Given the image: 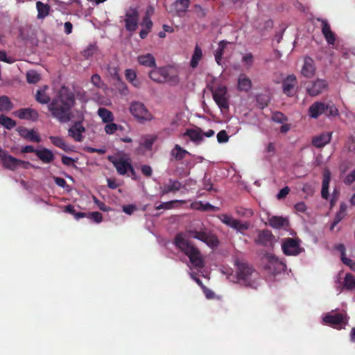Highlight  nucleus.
Instances as JSON below:
<instances>
[{"label": "nucleus", "instance_id": "nucleus-1", "mask_svg": "<svg viewBox=\"0 0 355 355\" xmlns=\"http://www.w3.org/2000/svg\"><path fill=\"white\" fill-rule=\"evenodd\" d=\"M75 96L71 89L65 85L60 87L49 104L51 116L61 123H65L73 119V107Z\"/></svg>", "mask_w": 355, "mask_h": 355}, {"label": "nucleus", "instance_id": "nucleus-47", "mask_svg": "<svg viewBox=\"0 0 355 355\" xmlns=\"http://www.w3.org/2000/svg\"><path fill=\"white\" fill-rule=\"evenodd\" d=\"M192 207L196 209L201 210V211H208V210H214V205H212L209 203L203 204L200 201L192 204Z\"/></svg>", "mask_w": 355, "mask_h": 355}, {"label": "nucleus", "instance_id": "nucleus-34", "mask_svg": "<svg viewBox=\"0 0 355 355\" xmlns=\"http://www.w3.org/2000/svg\"><path fill=\"white\" fill-rule=\"evenodd\" d=\"M203 56L202 49L198 46V44H196L194 48V51L191 58V61H190V67L192 69H196L199 62L202 60Z\"/></svg>", "mask_w": 355, "mask_h": 355}, {"label": "nucleus", "instance_id": "nucleus-23", "mask_svg": "<svg viewBox=\"0 0 355 355\" xmlns=\"http://www.w3.org/2000/svg\"><path fill=\"white\" fill-rule=\"evenodd\" d=\"M18 134L22 137L30 141L40 143V137L35 130H28L26 127H20L18 128Z\"/></svg>", "mask_w": 355, "mask_h": 355}, {"label": "nucleus", "instance_id": "nucleus-5", "mask_svg": "<svg viewBox=\"0 0 355 355\" xmlns=\"http://www.w3.org/2000/svg\"><path fill=\"white\" fill-rule=\"evenodd\" d=\"M130 112L132 116L140 123L150 121L153 119L149 110L140 101H132L130 105Z\"/></svg>", "mask_w": 355, "mask_h": 355}, {"label": "nucleus", "instance_id": "nucleus-18", "mask_svg": "<svg viewBox=\"0 0 355 355\" xmlns=\"http://www.w3.org/2000/svg\"><path fill=\"white\" fill-rule=\"evenodd\" d=\"M318 21L322 23V33L323 34V36L324 37V39H326L328 44L334 45L336 38L335 37L334 32L330 28V26L327 20L318 19Z\"/></svg>", "mask_w": 355, "mask_h": 355}, {"label": "nucleus", "instance_id": "nucleus-21", "mask_svg": "<svg viewBox=\"0 0 355 355\" xmlns=\"http://www.w3.org/2000/svg\"><path fill=\"white\" fill-rule=\"evenodd\" d=\"M190 3L191 0H175L172 4L175 16L183 17L185 12L188 11Z\"/></svg>", "mask_w": 355, "mask_h": 355}, {"label": "nucleus", "instance_id": "nucleus-58", "mask_svg": "<svg viewBox=\"0 0 355 355\" xmlns=\"http://www.w3.org/2000/svg\"><path fill=\"white\" fill-rule=\"evenodd\" d=\"M122 210H123V213H125L128 215H131L134 211H135L137 210V207L135 205H132V204L123 205L122 207Z\"/></svg>", "mask_w": 355, "mask_h": 355}, {"label": "nucleus", "instance_id": "nucleus-52", "mask_svg": "<svg viewBox=\"0 0 355 355\" xmlns=\"http://www.w3.org/2000/svg\"><path fill=\"white\" fill-rule=\"evenodd\" d=\"M87 217L97 223L101 222L103 220L102 214L98 211L89 212Z\"/></svg>", "mask_w": 355, "mask_h": 355}, {"label": "nucleus", "instance_id": "nucleus-45", "mask_svg": "<svg viewBox=\"0 0 355 355\" xmlns=\"http://www.w3.org/2000/svg\"><path fill=\"white\" fill-rule=\"evenodd\" d=\"M40 80V75L34 70H31L26 73V81L31 84H35Z\"/></svg>", "mask_w": 355, "mask_h": 355}, {"label": "nucleus", "instance_id": "nucleus-22", "mask_svg": "<svg viewBox=\"0 0 355 355\" xmlns=\"http://www.w3.org/2000/svg\"><path fill=\"white\" fill-rule=\"evenodd\" d=\"M315 72L314 61L310 57H305L301 74L306 78H313Z\"/></svg>", "mask_w": 355, "mask_h": 355}, {"label": "nucleus", "instance_id": "nucleus-29", "mask_svg": "<svg viewBox=\"0 0 355 355\" xmlns=\"http://www.w3.org/2000/svg\"><path fill=\"white\" fill-rule=\"evenodd\" d=\"M49 89L48 85H44L43 87L37 89L35 93V100L37 102L41 104H49L51 101L48 94L46 93V91Z\"/></svg>", "mask_w": 355, "mask_h": 355}, {"label": "nucleus", "instance_id": "nucleus-28", "mask_svg": "<svg viewBox=\"0 0 355 355\" xmlns=\"http://www.w3.org/2000/svg\"><path fill=\"white\" fill-rule=\"evenodd\" d=\"M252 81L245 73H241L238 77L237 89L248 92L251 89Z\"/></svg>", "mask_w": 355, "mask_h": 355}, {"label": "nucleus", "instance_id": "nucleus-53", "mask_svg": "<svg viewBox=\"0 0 355 355\" xmlns=\"http://www.w3.org/2000/svg\"><path fill=\"white\" fill-rule=\"evenodd\" d=\"M229 137L226 130H221L217 134V141L218 144H225L228 141Z\"/></svg>", "mask_w": 355, "mask_h": 355}, {"label": "nucleus", "instance_id": "nucleus-20", "mask_svg": "<svg viewBox=\"0 0 355 355\" xmlns=\"http://www.w3.org/2000/svg\"><path fill=\"white\" fill-rule=\"evenodd\" d=\"M85 128L82 125V122H76L69 129V136L72 137L74 141L78 142L83 141V133L85 132Z\"/></svg>", "mask_w": 355, "mask_h": 355}, {"label": "nucleus", "instance_id": "nucleus-38", "mask_svg": "<svg viewBox=\"0 0 355 355\" xmlns=\"http://www.w3.org/2000/svg\"><path fill=\"white\" fill-rule=\"evenodd\" d=\"M97 112L99 117L102 119L103 122H112L114 119L113 114L109 110L104 107H99Z\"/></svg>", "mask_w": 355, "mask_h": 355}, {"label": "nucleus", "instance_id": "nucleus-56", "mask_svg": "<svg viewBox=\"0 0 355 355\" xmlns=\"http://www.w3.org/2000/svg\"><path fill=\"white\" fill-rule=\"evenodd\" d=\"M330 181V171L328 169H324L323 172L322 186V187L329 188Z\"/></svg>", "mask_w": 355, "mask_h": 355}, {"label": "nucleus", "instance_id": "nucleus-24", "mask_svg": "<svg viewBox=\"0 0 355 355\" xmlns=\"http://www.w3.org/2000/svg\"><path fill=\"white\" fill-rule=\"evenodd\" d=\"M324 114V103L320 101L314 102L309 106L308 114L310 118L318 119L321 115Z\"/></svg>", "mask_w": 355, "mask_h": 355}, {"label": "nucleus", "instance_id": "nucleus-63", "mask_svg": "<svg viewBox=\"0 0 355 355\" xmlns=\"http://www.w3.org/2000/svg\"><path fill=\"white\" fill-rule=\"evenodd\" d=\"M141 26L145 28L148 29V31H151V28L153 27V22L150 18L144 17V19H142Z\"/></svg>", "mask_w": 355, "mask_h": 355}, {"label": "nucleus", "instance_id": "nucleus-64", "mask_svg": "<svg viewBox=\"0 0 355 355\" xmlns=\"http://www.w3.org/2000/svg\"><path fill=\"white\" fill-rule=\"evenodd\" d=\"M342 262L347 266H349L351 270L355 271V260L353 261L350 258H343Z\"/></svg>", "mask_w": 355, "mask_h": 355}, {"label": "nucleus", "instance_id": "nucleus-15", "mask_svg": "<svg viewBox=\"0 0 355 355\" xmlns=\"http://www.w3.org/2000/svg\"><path fill=\"white\" fill-rule=\"evenodd\" d=\"M162 75L164 76V83H168L171 85H177L179 84L180 78L178 73L175 70L169 66L162 67Z\"/></svg>", "mask_w": 355, "mask_h": 355}, {"label": "nucleus", "instance_id": "nucleus-8", "mask_svg": "<svg viewBox=\"0 0 355 355\" xmlns=\"http://www.w3.org/2000/svg\"><path fill=\"white\" fill-rule=\"evenodd\" d=\"M125 26L128 31L133 32L137 28L139 20V12L136 8H130L126 11L125 16Z\"/></svg>", "mask_w": 355, "mask_h": 355}, {"label": "nucleus", "instance_id": "nucleus-4", "mask_svg": "<svg viewBox=\"0 0 355 355\" xmlns=\"http://www.w3.org/2000/svg\"><path fill=\"white\" fill-rule=\"evenodd\" d=\"M254 273V270L249 264L245 263H238L236 277L238 281L244 286L256 288L257 284L252 279V276Z\"/></svg>", "mask_w": 355, "mask_h": 355}, {"label": "nucleus", "instance_id": "nucleus-36", "mask_svg": "<svg viewBox=\"0 0 355 355\" xmlns=\"http://www.w3.org/2000/svg\"><path fill=\"white\" fill-rule=\"evenodd\" d=\"M269 225L274 228H282L288 225V220L282 216H271L269 219Z\"/></svg>", "mask_w": 355, "mask_h": 355}, {"label": "nucleus", "instance_id": "nucleus-25", "mask_svg": "<svg viewBox=\"0 0 355 355\" xmlns=\"http://www.w3.org/2000/svg\"><path fill=\"white\" fill-rule=\"evenodd\" d=\"M183 187L182 183L176 180L170 179L168 183L164 184L162 187L160 193L164 196L170 192H177Z\"/></svg>", "mask_w": 355, "mask_h": 355}, {"label": "nucleus", "instance_id": "nucleus-35", "mask_svg": "<svg viewBox=\"0 0 355 355\" xmlns=\"http://www.w3.org/2000/svg\"><path fill=\"white\" fill-rule=\"evenodd\" d=\"M347 205L345 203H341L340 207H339L338 211L336 213V216L334 218L331 226V230H333L334 227L336 226L340 222L342 221L343 218L346 216Z\"/></svg>", "mask_w": 355, "mask_h": 355}, {"label": "nucleus", "instance_id": "nucleus-19", "mask_svg": "<svg viewBox=\"0 0 355 355\" xmlns=\"http://www.w3.org/2000/svg\"><path fill=\"white\" fill-rule=\"evenodd\" d=\"M15 115L21 119L31 120L36 121L39 118V114L35 109L22 108L15 112Z\"/></svg>", "mask_w": 355, "mask_h": 355}, {"label": "nucleus", "instance_id": "nucleus-33", "mask_svg": "<svg viewBox=\"0 0 355 355\" xmlns=\"http://www.w3.org/2000/svg\"><path fill=\"white\" fill-rule=\"evenodd\" d=\"M187 155H189V151L185 150L178 144H175L172 151H171V156H172L175 161L184 159Z\"/></svg>", "mask_w": 355, "mask_h": 355}, {"label": "nucleus", "instance_id": "nucleus-13", "mask_svg": "<svg viewBox=\"0 0 355 355\" xmlns=\"http://www.w3.org/2000/svg\"><path fill=\"white\" fill-rule=\"evenodd\" d=\"M284 94L288 96H293L297 89V80L294 74H290L282 83Z\"/></svg>", "mask_w": 355, "mask_h": 355}, {"label": "nucleus", "instance_id": "nucleus-12", "mask_svg": "<svg viewBox=\"0 0 355 355\" xmlns=\"http://www.w3.org/2000/svg\"><path fill=\"white\" fill-rule=\"evenodd\" d=\"M0 160L1 161L3 166L10 171H15L19 168V163L20 159H17L13 156L7 153L3 149L0 147Z\"/></svg>", "mask_w": 355, "mask_h": 355}, {"label": "nucleus", "instance_id": "nucleus-14", "mask_svg": "<svg viewBox=\"0 0 355 355\" xmlns=\"http://www.w3.org/2000/svg\"><path fill=\"white\" fill-rule=\"evenodd\" d=\"M162 75L164 76V83H168L171 85H177L179 84L180 78L178 73L175 70L169 66L162 67Z\"/></svg>", "mask_w": 355, "mask_h": 355}, {"label": "nucleus", "instance_id": "nucleus-62", "mask_svg": "<svg viewBox=\"0 0 355 355\" xmlns=\"http://www.w3.org/2000/svg\"><path fill=\"white\" fill-rule=\"evenodd\" d=\"M92 83L94 86H96L98 88L101 87V85H102L101 77H100L98 73H94L92 76Z\"/></svg>", "mask_w": 355, "mask_h": 355}, {"label": "nucleus", "instance_id": "nucleus-57", "mask_svg": "<svg viewBox=\"0 0 355 355\" xmlns=\"http://www.w3.org/2000/svg\"><path fill=\"white\" fill-rule=\"evenodd\" d=\"M193 8L198 17L202 18L207 15V11L200 5L195 4Z\"/></svg>", "mask_w": 355, "mask_h": 355}, {"label": "nucleus", "instance_id": "nucleus-6", "mask_svg": "<svg viewBox=\"0 0 355 355\" xmlns=\"http://www.w3.org/2000/svg\"><path fill=\"white\" fill-rule=\"evenodd\" d=\"M227 94V89L225 85H219L217 88L212 89L213 99L221 110L229 108Z\"/></svg>", "mask_w": 355, "mask_h": 355}, {"label": "nucleus", "instance_id": "nucleus-46", "mask_svg": "<svg viewBox=\"0 0 355 355\" xmlns=\"http://www.w3.org/2000/svg\"><path fill=\"white\" fill-rule=\"evenodd\" d=\"M256 99L261 109L266 107L270 102L269 97L263 94H257Z\"/></svg>", "mask_w": 355, "mask_h": 355}, {"label": "nucleus", "instance_id": "nucleus-16", "mask_svg": "<svg viewBox=\"0 0 355 355\" xmlns=\"http://www.w3.org/2000/svg\"><path fill=\"white\" fill-rule=\"evenodd\" d=\"M274 241V236L270 230H263L258 233L255 243L261 246H270Z\"/></svg>", "mask_w": 355, "mask_h": 355}, {"label": "nucleus", "instance_id": "nucleus-51", "mask_svg": "<svg viewBox=\"0 0 355 355\" xmlns=\"http://www.w3.org/2000/svg\"><path fill=\"white\" fill-rule=\"evenodd\" d=\"M176 202H178V200H171L169 202H163L158 205H156L155 209H158V210H159L161 209H173V204H175Z\"/></svg>", "mask_w": 355, "mask_h": 355}, {"label": "nucleus", "instance_id": "nucleus-60", "mask_svg": "<svg viewBox=\"0 0 355 355\" xmlns=\"http://www.w3.org/2000/svg\"><path fill=\"white\" fill-rule=\"evenodd\" d=\"M242 62L245 63V65L250 67L252 64L253 62V56L252 53H248L244 56H243Z\"/></svg>", "mask_w": 355, "mask_h": 355}, {"label": "nucleus", "instance_id": "nucleus-48", "mask_svg": "<svg viewBox=\"0 0 355 355\" xmlns=\"http://www.w3.org/2000/svg\"><path fill=\"white\" fill-rule=\"evenodd\" d=\"M271 119L272 121L279 123H282L288 120V118L284 115V114L280 112H275L272 114Z\"/></svg>", "mask_w": 355, "mask_h": 355}, {"label": "nucleus", "instance_id": "nucleus-44", "mask_svg": "<svg viewBox=\"0 0 355 355\" xmlns=\"http://www.w3.org/2000/svg\"><path fill=\"white\" fill-rule=\"evenodd\" d=\"M12 103L8 96H0V111H9L12 109Z\"/></svg>", "mask_w": 355, "mask_h": 355}, {"label": "nucleus", "instance_id": "nucleus-39", "mask_svg": "<svg viewBox=\"0 0 355 355\" xmlns=\"http://www.w3.org/2000/svg\"><path fill=\"white\" fill-rule=\"evenodd\" d=\"M343 288L347 291L355 289V277L351 273H347L343 279Z\"/></svg>", "mask_w": 355, "mask_h": 355}, {"label": "nucleus", "instance_id": "nucleus-10", "mask_svg": "<svg viewBox=\"0 0 355 355\" xmlns=\"http://www.w3.org/2000/svg\"><path fill=\"white\" fill-rule=\"evenodd\" d=\"M327 81L323 79L318 78L313 81L308 83L306 85L307 93L311 96H316L327 89Z\"/></svg>", "mask_w": 355, "mask_h": 355}, {"label": "nucleus", "instance_id": "nucleus-41", "mask_svg": "<svg viewBox=\"0 0 355 355\" xmlns=\"http://www.w3.org/2000/svg\"><path fill=\"white\" fill-rule=\"evenodd\" d=\"M162 67H155V69L150 71L149 78L156 83H164V76L162 75Z\"/></svg>", "mask_w": 355, "mask_h": 355}, {"label": "nucleus", "instance_id": "nucleus-17", "mask_svg": "<svg viewBox=\"0 0 355 355\" xmlns=\"http://www.w3.org/2000/svg\"><path fill=\"white\" fill-rule=\"evenodd\" d=\"M332 139V132H324L320 135H318L312 139V144L313 146L320 148L325 145L329 144Z\"/></svg>", "mask_w": 355, "mask_h": 355}, {"label": "nucleus", "instance_id": "nucleus-40", "mask_svg": "<svg viewBox=\"0 0 355 355\" xmlns=\"http://www.w3.org/2000/svg\"><path fill=\"white\" fill-rule=\"evenodd\" d=\"M324 114L328 117H336L338 115V110L333 102L324 103Z\"/></svg>", "mask_w": 355, "mask_h": 355}, {"label": "nucleus", "instance_id": "nucleus-31", "mask_svg": "<svg viewBox=\"0 0 355 355\" xmlns=\"http://www.w3.org/2000/svg\"><path fill=\"white\" fill-rule=\"evenodd\" d=\"M185 135L189 137L192 141L199 144L203 139V132L201 129H189L186 130Z\"/></svg>", "mask_w": 355, "mask_h": 355}, {"label": "nucleus", "instance_id": "nucleus-50", "mask_svg": "<svg viewBox=\"0 0 355 355\" xmlns=\"http://www.w3.org/2000/svg\"><path fill=\"white\" fill-rule=\"evenodd\" d=\"M116 89L118 91H119V93H121L123 96H127L128 94V89L127 85L124 82H123L121 80H117L116 83Z\"/></svg>", "mask_w": 355, "mask_h": 355}, {"label": "nucleus", "instance_id": "nucleus-30", "mask_svg": "<svg viewBox=\"0 0 355 355\" xmlns=\"http://www.w3.org/2000/svg\"><path fill=\"white\" fill-rule=\"evenodd\" d=\"M137 62H139V64H141L142 66H145L146 67H150V68H155L156 67L155 58L150 53H146L145 55H141L138 56Z\"/></svg>", "mask_w": 355, "mask_h": 355}, {"label": "nucleus", "instance_id": "nucleus-9", "mask_svg": "<svg viewBox=\"0 0 355 355\" xmlns=\"http://www.w3.org/2000/svg\"><path fill=\"white\" fill-rule=\"evenodd\" d=\"M107 159L113 164L114 167H115L118 174L121 175H125L132 167L130 162L123 157H116L110 155L108 156Z\"/></svg>", "mask_w": 355, "mask_h": 355}, {"label": "nucleus", "instance_id": "nucleus-59", "mask_svg": "<svg viewBox=\"0 0 355 355\" xmlns=\"http://www.w3.org/2000/svg\"><path fill=\"white\" fill-rule=\"evenodd\" d=\"M95 51V46L94 45H89L87 49L83 51V55L84 58L88 59L92 58Z\"/></svg>", "mask_w": 355, "mask_h": 355}, {"label": "nucleus", "instance_id": "nucleus-37", "mask_svg": "<svg viewBox=\"0 0 355 355\" xmlns=\"http://www.w3.org/2000/svg\"><path fill=\"white\" fill-rule=\"evenodd\" d=\"M228 44L229 42L227 40L220 41L218 44V49L214 51V58H216V62L218 65L222 60L224 50Z\"/></svg>", "mask_w": 355, "mask_h": 355}, {"label": "nucleus", "instance_id": "nucleus-42", "mask_svg": "<svg viewBox=\"0 0 355 355\" xmlns=\"http://www.w3.org/2000/svg\"><path fill=\"white\" fill-rule=\"evenodd\" d=\"M49 139L55 147H58L65 152L68 150L67 144L62 138L57 136H50Z\"/></svg>", "mask_w": 355, "mask_h": 355}, {"label": "nucleus", "instance_id": "nucleus-7", "mask_svg": "<svg viewBox=\"0 0 355 355\" xmlns=\"http://www.w3.org/2000/svg\"><path fill=\"white\" fill-rule=\"evenodd\" d=\"M282 250H283L284 254L289 256L300 254L302 251L299 240L291 237L286 238L284 240L282 243Z\"/></svg>", "mask_w": 355, "mask_h": 355}, {"label": "nucleus", "instance_id": "nucleus-27", "mask_svg": "<svg viewBox=\"0 0 355 355\" xmlns=\"http://www.w3.org/2000/svg\"><path fill=\"white\" fill-rule=\"evenodd\" d=\"M344 316L342 313H329L323 318V322L329 325H338L343 324Z\"/></svg>", "mask_w": 355, "mask_h": 355}, {"label": "nucleus", "instance_id": "nucleus-43", "mask_svg": "<svg viewBox=\"0 0 355 355\" xmlns=\"http://www.w3.org/2000/svg\"><path fill=\"white\" fill-rule=\"evenodd\" d=\"M0 124L7 130H11L16 126V121L8 117L5 114L0 115Z\"/></svg>", "mask_w": 355, "mask_h": 355}, {"label": "nucleus", "instance_id": "nucleus-11", "mask_svg": "<svg viewBox=\"0 0 355 355\" xmlns=\"http://www.w3.org/2000/svg\"><path fill=\"white\" fill-rule=\"evenodd\" d=\"M219 219H220L223 224H225L240 232L248 230L249 227L248 223H242L227 214H222L219 216Z\"/></svg>", "mask_w": 355, "mask_h": 355}, {"label": "nucleus", "instance_id": "nucleus-55", "mask_svg": "<svg viewBox=\"0 0 355 355\" xmlns=\"http://www.w3.org/2000/svg\"><path fill=\"white\" fill-rule=\"evenodd\" d=\"M125 76L127 81H131L137 78L135 70L132 69H126L125 71Z\"/></svg>", "mask_w": 355, "mask_h": 355}, {"label": "nucleus", "instance_id": "nucleus-3", "mask_svg": "<svg viewBox=\"0 0 355 355\" xmlns=\"http://www.w3.org/2000/svg\"><path fill=\"white\" fill-rule=\"evenodd\" d=\"M187 233L189 236L205 243L211 248L218 245L219 241L216 236L205 227L204 225H202L199 230L189 229L187 230Z\"/></svg>", "mask_w": 355, "mask_h": 355}, {"label": "nucleus", "instance_id": "nucleus-54", "mask_svg": "<svg viewBox=\"0 0 355 355\" xmlns=\"http://www.w3.org/2000/svg\"><path fill=\"white\" fill-rule=\"evenodd\" d=\"M118 129V126L116 123L112 122H108L107 124L104 128V130H105L106 133L108 135H112Z\"/></svg>", "mask_w": 355, "mask_h": 355}, {"label": "nucleus", "instance_id": "nucleus-32", "mask_svg": "<svg viewBox=\"0 0 355 355\" xmlns=\"http://www.w3.org/2000/svg\"><path fill=\"white\" fill-rule=\"evenodd\" d=\"M36 9L37 12H38V15H37V18L41 19H44L49 15L50 11V6L48 3H44L42 1H37Z\"/></svg>", "mask_w": 355, "mask_h": 355}, {"label": "nucleus", "instance_id": "nucleus-26", "mask_svg": "<svg viewBox=\"0 0 355 355\" xmlns=\"http://www.w3.org/2000/svg\"><path fill=\"white\" fill-rule=\"evenodd\" d=\"M35 155L38 157L39 159L41 160L42 162L46 164L53 162L55 159L53 153L47 148H43L39 150V151H36Z\"/></svg>", "mask_w": 355, "mask_h": 355}, {"label": "nucleus", "instance_id": "nucleus-61", "mask_svg": "<svg viewBox=\"0 0 355 355\" xmlns=\"http://www.w3.org/2000/svg\"><path fill=\"white\" fill-rule=\"evenodd\" d=\"M355 181V170H353L349 173V175H347L344 179L343 182L344 184L350 185L352 183H353Z\"/></svg>", "mask_w": 355, "mask_h": 355}, {"label": "nucleus", "instance_id": "nucleus-2", "mask_svg": "<svg viewBox=\"0 0 355 355\" xmlns=\"http://www.w3.org/2000/svg\"><path fill=\"white\" fill-rule=\"evenodd\" d=\"M175 246L189 257L190 263L198 268L204 267V261L200 250L192 242L184 237L183 233H178L174 238Z\"/></svg>", "mask_w": 355, "mask_h": 355}, {"label": "nucleus", "instance_id": "nucleus-49", "mask_svg": "<svg viewBox=\"0 0 355 355\" xmlns=\"http://www.w3.org/2000/svg\"><path fill=\"white\" fill-rule=\"evenodd\" d=\"M155 137L153 136H146L144 139V142L141 143V146H144L146 150H151L153 144L155 143Z\"/></svg>", "mask_w": 355, "mask_h": 355}]
</instances>
